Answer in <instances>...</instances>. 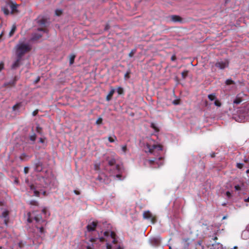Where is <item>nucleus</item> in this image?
<instances>
[{"mask_svg": "<svg viewBox=\"0 0 249 249\" xmlns=\"http://www.w3.org/2000/svg\"><path fill=\"white\" fill-rule=\"evenodd\" d=\"M38 112V109H36V110H34L32 113L33 116H36Z\"/></svg>", "mask_w": 249, "mask_h": 249, "instance_id": "de8ad7c7", "label": "nucleus"}, {"mask_svg": "<svg viewBox=\"0 0 249 249\" xmlns=\"http://www.w3.org/2000/svg\"><path fill=\"white\" fill-rule=\"evenodd\" d=\"M36 135L35 134H33L30 136V140L32 141H35L36 139Z\"/></svg>", "mask_w": 249, "mask_h": 249, "instance_id": "f704fd0d", "label": "nucleus"}, {"mask_svg": "<svg viewBox=\"0 0 249 249\" xmlns=\"http://www.w3.org/2000/svg\"><path fill=\"white\" fill-rule=\"evenodd\" d=\"M245 201L249 202V197L248 198L245 199Z\"/></svg>", "mask_w": 249, "mask_h": 249, "instance_id": "680f3d73", "label": "nucleus"}, {"mask_svg": "<svg viewBox=\"0 0 249 249\" xmlns=\"http://www.w3.org/2000/svg\"><path fill=\"white\" fill-rule=\"evenodd\" d=\"M9 213L8 211L5 210L2 212L1 216L0 217L4 218V219L8 218H9Z\"/></svg>", "mask_w": 249, "mask_h": 249, "instance_id": "dca6fc26", "label": "nucleus"}, {"mask_svg": "<svg viewBox=\"0 0 249 249\" xmlns=\"http://www.w3.org/2000/svg\"><path fill=\"white\" fill-rule=\"evenodd\" d=\"M42 213H43L45 215H46L48 213V212L47 211V209L46 207L44 208L42 210ZM48 215H50V213H48Z\"/></svg>", "mask_w": 249, "mask_h": 249, "instance_id": "c9c22d12", "label": "nucleus"}, {"mask_svg": "<svg viewBox=\"0 0 249 249\" xmlns=\"http://www.w3.org/2000/svg\"><path fill=\"white\" fill-rule=\"evenodd\" d=\"M29 204L33 206H38V203L35 200H32L29 202Z\"/></svg>", "mask_w": 249, "mask_h": 249, "instance_id": "393cba45", "label": "nucleus"}, {"mask_svg": "<svg viewBox=\"0 0 249 249\" xmlns=\"http://www.w3.org/2000/svg\"><path fill=\"white\" fill-rule=\"evenodd\" d=\"M20 106V103H18L16 105H15L13 107V110H16L17 108H19Z\"/></svg>", "mask_w": 249, "mask_h": 249, "instance_id": "72a5a7b5", "label": "nucleus"}, {"mask_svg": "<svg viewBox=\"0 0 249 249\" xmlns=\"http://www.w3.org/2000/svg\"><path fill=\"white\" fill-rule=\"evenodd\" d=\"M146 147L148 149V152L151 154H154L155 152H158L162 150V146L160 144H153L147 143Z\"/></svg>", "mask_w": 249, "mask_h": 249, "instance_id": "20e7f679", "label": "nucleus"}, {"mask_svg": "<svg viewBox=\"0 0 249 249\" xmlns=\"http://www.w3.org/2000/svg\"><path fill=\"white\" fill-rule=\"evenodd\" d=\"M225 83L227 85H232V84H234L235 82L234 81H233L231 79H228L226 80Z\"/></svg>", "mask_w": 249, "mask_h": 249, "instance_id": "5701e85b", "label": "nucleus"}, {"mask_svg": "<svg viewBox=\"0 0 249 249\" xmlns=\"http://www.w3.org/2000/svg\"><path fill=\"white\" fill-rule=\"evenodd\" d=\"M117 92L120 95L124 94V91L123 88H122V87L118 88Z\"/></svg>", "mask_w": 249, "mask_h": 249, "instance_id": "bb28decb", "label": "nucleus"}, {"mask_svg": "<svg viewBox=\"0 0 249 249\" xmlns=\"http://www.w3.org/2000/svg\"><path fill=\"white\" fill-rule=\"evenodd\" d=\"M37 23L40 26H42L43 27L42 28H38L37 29L38 31H43L44 32H47V29L45 28L46 24L47 23V19L46 18H43L41 19H39Z\"/></svg>", "mask_w": 249, "mask_h": 249, "instance_id": "0eeeda50", "label": "nucleus"}, {"mask_svg": "<svg viewBox=\"0 0 249 249\" xmlns=\"http://www.w3.org/2000/svg\"><path fill=\"white\" fill-rule=\"evenodd\" d=\"M114 92H115L114 89H111V90L109 91V92L108 93V94H107V96L106 100L107 101H110L111 100V99L112 98V96H113V94L114 93Z\"/></svg>", "mask_w": 249, "mask_h": 249, "instance_id": "ddd939ff", "label": "nucleus"}, {"mask_svg": "<svg viewBox=\"0 0 249 249\" xmlns=\"http://www.w3.org/2000/svg\"><path fill=\"white\" fill-rule=\"evenodd\" d=\"M170 18L171 21L175 22H181L182 21V18L177 15H172L170 17Z\"/></svg>", "mask_w": 249, "mask_h": 249, "instance_id": "9b49d317", "label": "nucleus"}, {"mask_svg": "<svg viewBox=\"0 0 249 249\" xmlns=\"http://www.w3.org/2000/svg\"><path fill=\"white\" fill-rule=\"evenodd\" d=\"M109 27H109V25L108 24H107V25H106V27H105V30H107L108 29H109Z\"/></svg>", "mask_w": 249, "mask_h": 249, "instance_id": "13d9d810", "label": "nucleus"}, {"mask_svg": "<svg viewBox=\"0 0 249 249\" xmlns=\"http://www.w3.org/2000/svg\"><path fill=\"white\" fill-rule=\"evenodd\" d=\"M173 104L175 105H179L180 104V100L176 99L173 101Z\"/></svg>", "mask_w": 249, "mask_h": 249, "instance_id": "58836bf2", "label": "nucleus"}, {"mask_svg": "<svg viewBox=\"0 0 249 249\" xmlns=\"http://www.w3.org/2000/svg\"><path fill=\"white\" fill-rule=\"evenodd\" d=\"M109 234H110V231H105L104 233V235L106 236H109Z\"/></svg>", "mask_w": 249, "mask_h": 249, "instance_id": "864d4df0", "label": "nucleus"}, {"mask_svg": "<svg viewBox=\"0 0 249 249\" xmlns=\"http://www.w3.org/2000/svg\"><path fill=\"white\" fill-rule=\"evenodd\" d=\"M177 57L175 54H174L172 56L171 59L172 61H174L176 60Z\"/></svg>", "mask_w": 249, "mask_h": 249, "instance_id": "3c124183", "label": "nucleus"}, {"mask_svg": "<svg viewBox=\"0 0 249 249\" xmlns=\"http://www.w3.org/2000/svg\"><path fill=\"white\" fill-rule=\"evenodd\" d=\"M11 9L12 10V12H14V11H15L16 10L17 6L16 5L12 4L11 5Z\"/></svg>", "mask_w": 249, "mask_h": 249, "instance_id": "79ce46f5", "label": "nucleus"}, {"mask_svg": "<svg viewBox=\"0 0 249 249\" xmlns=\"http://www.w3.org/2000/svg\"><path fill=\"white\" fill-rule=\"evenodd\" d=\"M234 188L236 191H239L241 190V187L239 185H235Z\"/></svg>", "mask_w": 249, "mask_h": 249, "instance_id": "603ef678", "label": "nucleus"}, {"mask_svg": "<svg viewBox=\"0 0 249 249\" xmlns=\"http://www.w3.org/2000/svg\"><path fill=\"white\" fill-rule=\"evenodd\" d=\"M103 123V119L101 117H99L96 122V124L97 125L101 124Z\"/></svg>", "mask_w": 249, "mask_h": 249, "instance_id": "7c9ffc66", "label": "nucleus"}, {"mask_svg": "<svg viewBox=\"0 0 249 249\" xmlns=\"http://www.w3.org/2000/svg\"><path fill=\"white\" fill-rule=\"evenodd\" d=\"M76 56L74 54H71L70 56V65H71L73 64L74 61V59Z\"/></svg>", "mask_w": 249, "mask_h": 249, "instance_id": "4468645a", "label": "nucleus"}, {"mask_svg": "<svg viewBox=\"0 0 249 249\" xmlns=\"http://www.w3.org/2000/svg\"><path fill=\"white\" fill-rule=\"evenodd\" d=\"M9 220V218L4 219V223L6 226L8 225Z\"/></svg>", "mask_w": 249, "mask_h": 249, "instance_id": "49530a36", "label": "nucleus"}, {"mask_svg": "<svg viewBox=\"0 0 249 249\" xmlns=\"http://www.w3.org/2000/svg\"><path fill=\"white\" fill-rule=\"evenodd\" d=\"M242 102V100L239 98H236L234 101L233 103L235 104H239Z\"/></svg>", "mask_w": 249, "mask_h": 249, "instance_id": "473e14b6", "label": "nucleus"}, {"mask_svg": "<svg viewBox=\"0 0 249 249\" xmlns=\"http://www.w3.org/2000/svg\"><path fill=\"white\" fill-rule=\"evenodd\" d=\"M2 9V11H3V12L4 13V14L5 15H9V11L8 10V9L6 7H2L1 8Z\"/></svg>", "mask_w": 249, "mask_h": 249, "instance_id": "a878e982", "label": "nucleus"}, {"mask_svg": "<svg viewBox=\"0 0 249 249\" xmlns=\"http://www.w3.org/2000/svg\"><path fill=\"white\" fill-rule=\"evenodd\" d=\"M4 68V63L3 62H1L0 63V71L3 70Z\"/></svg>", "mask_w": 249, "mask_h": 249, "instance_id": "8fccbe9b", "label": "nucleus"}, {"mask_svg": "<svg viewBox=\"0 0 249 249\" xmlns=\"http://www.w3.org/2000/svg\"><path fill=\"white\" fill-rule=\"evenodd\" d=\"M39 142H40V143H44V139L42 138H40L39 139Z\"/></svg>", "mask_w": 249, "mask_h": 249, "instance_id": "6e6d98bb", "label": "nucleus"}, {"mask_svg": "<svg viewBox=\"0 0 249 249\" xmlns=\"http://www.w3.org/2000/svg\"><path fill=\"white\" fill-rule=\"evenodd\" d=\"M142 215L144 219L150 220L151 223L153 224L155 223L157 221L156 217L153 215L149 211H144Z\"/></svg>", "mask_w": 249, "mask_h": 249, "instance_id": "39448f33", "label": "nucleus"}, {"mask_svg": "<svg viewBox=\"0 0 249 249\" xmlns=\"http://www.w3.org/2000/svg\"><path fill=\"white\" fill-rule=\"evenodd\" d=\"M117 249H123L121 248V247H118Z\"/></svg>", "mask_w": 249, "mask_h": 249, "instance_id": "774afa93", "label": "nucleus"}, {"mask_svg": "<svg viewBox=\"0 0 249 249\" xmlns=\"http://www.w3.org/2000/svg\"><path fill=\"white\" fill-rule=\"evenodd\" d=\"M16 28H17L16 25L15 24L13 25V26L12 27V29L9 33L10 36H12L14 35L15 32L16 30Z\"/></svg>", "mask_w": 249, "mask_h": 249, "instance_id": "2eb2a0df", "label": "nucleus"}, {"mask_svg": "<svg viewBox=\"0 0 249 249\" xmlns=\"http://www.w3.org/2000/svg\"><path fill=\"white\" fill-rule=\"evenodd\" d=\"M109 235H110L111 237L113 239V243L115 244L117 242V241L116 240V234L114 231H111L110 232Z\"/></svg>", "mask_w": 249, "mask_h": 249, "instance_id": "f3484780", "label": "nucleus"}, {"mask_svg": "<svg viewBox=\"0 0 249 249\" xmlns=\"http://www.w3.org/2000/svg\"><path fill=\"white\" fill-rule=\"evenodd\" d=\"M131 73V71L129 69L125 73V74H124V78L126 80V79H128L130 78V74Z\"/></svg>", "mask_w": 249, "mask_h": 249, "instance_id": "412c9836", "label": "nucleus"}, {"mask_svg": "<svg viewBox=\"0 0 249 249\" xmlns=\"http://www.w3.org/2000/svg\"><path fill=\"white\" fill-rule=\"evenodd\" d=\"M214 105H215V106L218 107H219L221 106V103L220 102V101H219L217 100H216L214 101Z\"/></svg>", "mask_w": 249, "mask_h": 249, "instance_id": "4c0bfd02", "label": "nucleus"}, {"mask_svg": "<svg viewBox=\"0 0 249 249\" xmlns=\"http://www.w3.org/2000/svg\"><path fill=\"white\" fill-rule=\"evenodd\" d=\"M15 83H16V79H15L13 81H11L9 83H5L4 84V86L5 87L8 86L12 87V86H14L15 85Z\"/></svg>", "mask_w": 249, "mask_h": 249, "instance_id": "4be33fe9", "label": "nucleus"}, {"mask_svg": "<svg viewBox=\"0 0 249 249\" xmlns=\"http://www.w3.org/2000/svg\"><path fill=\"white\" fill-rule=\"evenodd\" d=\"M30 188L31 190L33 191L34 192V195L38 197L39 196L40 192L36 190V187L34 185L32 184L30 186ZM40 193H42L43 196H46V191H43L42 192H41Z\"/></svg>", "mask_w": 249, "mask_h": 249, "instance_id": "6e6552de", "label": "nucleus"}, {"mask_svg": "<svg viewBox=\"0 0 249 249\" xmlns=\"http://www.w3.org/2000/svg\"><path fill=\"white\" fill-rule=\"evenodd\" d=\"M121 177H122V176L121 175H120V174H118V175H116V177L117 178H119L120 179H121Z\"/></svg>", "mask_w": 249, "mask_h": 249, "instance_id": "bf43d9fd", "label": "nucleus"}, {"mask_svg": "<svg viewBox=\"0 0 249 249\" xmlns=\"http://www.w3.org/2000/svg\"><path fill=\"white\" fill-rule=\"evenodd\" d=\"M35 170L39 172L42 170V164L40 162L36 163L35 165Z\"/></svg>", "mask_w": 249, "mask_h": 249, "instance_id": "f8f14e48", "label": "nucleus"}, {"mask_svg": "<svg viewBox=\"0 0 249 249\" xmlns=\"http://www.w3.org/2000/svg\"><path fill=\"white\" fill-rule=\"evenodd\" d=\"M226 195L227 197L229 198H231L232 196L231 194L229 191H227L226 193Z\"/></svg>", "mask_w": 249, "mask_h": 249, "instance_id": "c03bdc74", "label": "nucleus"}, {"mask_svg": "<svg viewBox=\"0 0 249 249\" xmlns=\"http://www.w3.org/2000/svg\"><path fill=\"white\" fill-rule=\"evenodd\" d=\"M144 164L152 168H159L163 164V158L160 157L158 158H155L152 160H145Z\"/></svg>", "mask_w": 249, "mask_h": 249, "instance_id": "7ed1b4c3", "label": "nucleus"}, {"mask_svg": "<svg viewBox=\"0 0 249 249\" xmlns=\"http://www.w3.org/2000/svg\"><path fill=\"white\" fill-rule=\"evenodd\" d=\"M151 127L152 128H153L154 129H155V130H156V131H159V130L158 128V127L156 126V125L154 123H152L151 124Z\"/></svg>", "mask_w": 249, "mask_h": 249, "instance_id": "e433bc0d", "label": "nucleus"}, {"mask_svg": "<svg viewBox=\"0 0 249 249\" xmlns=\"http://www.w3.org/2000/svg\"><path fill=\"white\" fill-rule=\"evenodd\" d=\"M108 140L109 142H115L116 140H117V138L114 135V138L112 137H109L108 138Z\"/></svg>", "mask_w": 249, "mask_h": 249, "instance_id": "c756f323", "label": "nucleus"}, {"mask_svg": "<svg viewBox=\"0 0 249 249\" xmlns=\"http://www.w3.org/2000/svg\"><path fill=\"white\" fill-rule=\"evenodd\" d=\"M217 237L215 235L213 238H212V239H213V240L214 241H216L217 240Z\"/></svg>", "mask_w": 249, "mask_h": 249, "instance_id": "052dcab7", "label": "nucleus"}, {"mask_svg": "<svg viewBox=\"0 0 249 249\" xmlns=\"http://www.w3.org/2000/svg\"><path fill=\"white\" fill-rule=\"evenodd\" d=\"M229 65V60L225 59L224 60L217 61L215 64V66L220 70H223L225 68L228 67Z\"/></svg>", "mask_w": 249, "mask_h": 249, "instance_id": "423d86ee", "label": "nucleus"}, {"mask_svg": "<svg viewBox=\"0 0 249 249\" xmlns=\"http://www.w3.org/2000/svg\"><path fill=\"white\" fill-rule=\"evenodd\" d=\"M190 239L189 238H187V239H184L183 240V241L184 242V246L185 247H188L189 246V243L188 242V241Z\"/></svg>", "mask_w": 249, "mask_h": 249, "instance_id": "c85d7f7f", "label": "nucleus"}, {"mask_svg": "<svg viewBox=\"0 0 249 249\" xmlns=\"http://www.w3.org/2000/svg\"><path fill=\"white\" fill-rule=\"evenodd\" d=\"M98 222L97 221H93L91 223L89 224L87 226V231L89 232L94 231L97 226Z\"/></svg>", "mask_w": 249, "mask_h": 249, "instance_id": "1a4fd4ad", "label": "nucleus"}, {"mask_svg": "<svg viewBox=\"0 0 249 249\" xmlns=\"http://www.w3.org/2000/svg\"><path fill=\"white\" fill-rule=\"evenodd\" d=\"M87 249H91V248L90 246H88Z\"/></svg>", "mask_w": 249, "mask_h": 249, "instance_id": "0e129e2a", "label": "nucleus"}, {"mask_svg": "<svg viewBox=\"0 0 249 249\" xmlns=\"http://www.w3.org/2000/svg\"><path fill=\"white\" fill-rule=\"evenodd\" d=\"M15 48L17 56L21 58L25 53L29 52L32 49V47L29 44L24 43H18L16 46Z\"/></svg>", "mask_w": 249, "mask_h": 249, "instance_id": "f03ea898", "label": "nucleus"}, {"mask_svg": "<svg viewBox=\"0 0 249 249\" xmlns=\"http://www.w3.org/2000/svg\"><path fill=\"white\" fill-rule=\"evenodd\" d=\"M36 131L40 135H42L43 134L42 128L38 124H37L36 127Z\"/></svg>", "mask_w": 249, "mask_h": 249, "instance_id": "a211bd4d", "label": "nucleus"}, {"mask_svg": "<svg viewBox=\"0 0 249 249\" xmlns=\"http://www.w3.org/2000/svg\"><path fill=\"white\" fill-rule=\"evenodd\" d=\"M28 217L27 218V221L28 223H31L33 220H35L37 225L36 226V228L38 229L39 233L41 234H44L45 233V231L43 226H39L38 224L42 223H45L46 221L42 219V216L40 214H37L36 212H34L32 213H28Z\"/></svg>", "mask_w": 249, "mask_h": 249, "instance_id": "f257e3e1", "label": "nucleus"}, {"mask_svg": "<svg viewBox=\"0 0 249 249\" xmlns=\"http://www.w3.org/2000/svg\"><path fill=\"white\" fill-rule=\"evenodd\" d=\"M188 73V71L187 70H185L181 72V76L183 79H185L187 76Z\"/></svg>", "mask_w": 249, "mask_h": 249, "instance_id": "b1692460", "label": "nucleus"}, {"mask_svg": "<svg viewBox=\"0 0 249 249\" xmlns=\"http://www.w3.org/2000/svg\"><path fill=\"white\" fill-rule=\"evenodd\" d=\"M29 168L28 167H25L24 168V172L25 174H27L29 172Z\"/></svg>", "mask_w": 249, "mask_h": 249, "instance_id": "a18cd8bd", "label": "nucleus"}, {"mask_svg": "<svg viewBox=\"0 0 249 249\" xmlns=\"http://www.w3.org/2000/svg\"><path fill=\"white\" fill-rule=\"evenodd\" d=\"M73 192L75 194H76V195H79L80 194V192L79 191H77V190H74L73 191Z\"/></svg>", "mask_w": 249, "mask_h": 249, "instance_id": "5fc2aeb1", "label": "nucleus"}, {"mask_svg": "<svg viewBox=\"0 0 249 249\" xmlns=\"http://www.w3.org/2000/svg\"><path fill=\"white\" fill-rule=\"evenodd\" d=\"M237 249V247L235 246V247H233V249Z\"/></svg>", "mask_w": 249, "mask_h": 249, "instance_id": "338daca9", "label": "nucleus"}, {"mask_svg": "<svg viewBox=\"0 0 249 249\" xmlns=\"http://www.w3.org/2000/svg\"><path fill=\"white\" fill-rule=\"evenodd\" d=\"M244 165L243 163H237L236 164V167L239 169H241L243 168Z\"/></svg>", "mask_w": 249, "mask_h": 249, "instance_id": "a19ab883", "label": "nucleus"}, {"mask_svg": "<svg viewBox=\"0 0 249 249\" xmlns=\"http://www.w3.org/2000/svg\"><path fill=\"white\" fill-rule=\"evenodd\" d=\"M136 49H132L131 52L129 53V54H128V56L130 57H132L133 56L134 54L136 53Z\"/></svg>", "mask_w": 249, "mask_h": 249, "instance_id": "cd10ccee", "label": "nucleus"}, {"mask_svg": "<svg viewBox=\"0 0 249 249\" xmlns=\"http://www.w3.org/2000/svg\"><path fill=\"white\" fill-rule=\"evenodd\" d=\"M21 57H19V56H17V59L16 61L11 66V68L12 69H16L17 68L19 67L20 65V62L21 61Z\"/></svg>", "mask_w": 249, "mask_h": 249, "instance_id": "9d476101", "label": "nucleus"}, {"mask_svg": "<svg viewBox=\"0 0 249 249\" xmlns=\"http://www.w3.org/2000/svg\"><path fill=\"white\" fill-rule=\"evenodd\" d=\"M95 169L96 170H98L100 169V164H95L94 165Z\"/></svg>", "mask_w": 249, "mask_h": 249, "instance_id": "09e8293b", "label": "nucleus"}, {"mask_svg": "<svg viewBox=\"0 0 249 249\" xmlns=\"http://www.w3.org/2000/svg\"><path fill=\"white\" fill-rule=\"evenodd\" d=\"M55 13L56 16H59L62 14V11L60 9H56L55 11Z\"/></svg>", "mask_w": 249, "mask_h": 249, "instance_id": "2f4dec72", "label": "nucleus"}, {"mask_svg": "<svg viewBox=\"0 0 249 249\" xmlns=\"http://www.w3.org/2000/svg\"><path fill=\"white\" fill-rule=\"evenodd\" d=\"M211 156H212V157H215V154L214 153Z\"/></svg>", "mask_w": 249, "mask_h": 249, "instance_id": "69168bd1", "label": "nucleus"}, {"mask_svg": "<svg viewBox=\"0 0 249 249\" xmlns=\"http://www.w3.org/2000/svg\"><path fill=\"white\" fill-rule=\"evenodd\" d=\"M42 35H35L34 36H33V39H39L40 38V37H42Z\"/></svg>", "mask_w": 249, "mask_h": 249, "instance_id": "ea45409f", "label": "nucleus"}, {"mask_svg": "<svg viewBox=\"0 0 249 249\" xmlns=\"http://www.w3.org/2000/svg\"><path fill=\"white\" fill-rule=\"evenodd\" d=\"M208 97L210 100L213 101L216 99V95L215 93H212L209 94Z\"/></svg>", "mask_w": 249, "mask_h": 249, "instance_id": "6ab92c4d", "label": "nucleus"}, {"mask_svg": "<svg viewBox=\"0 0 249 249\" xmlns=\"http://www.w3.org/2000/svg\"><path fill=\"white\" fill-rule=\"evenodd\" d=\"M40 80V77H38L36 79L35 81V84H36Z\"/></svg>", "mask_w": 249, "mask_h": 249, "instance_id": "4d7b16f0", "label": "nucleus"}, {"mask_svg": "<svg viewBox=\"0 0 249 249\" xmlns=\"http://www.w3.org/2000/svg\"><path fill=\"white\" fill-rule=\"evenodd\" d=\"M122 149L124 153H125L127 150L126 145L122 146Z\"/></svg>", "mask_w": 249, "mask_h": 249, "instance_id": "37998d69", "label": "nucleus"}, {"mask_svg": "<svg viewBox=\"0 0 249 249\" xmlns=\"http://www.w3.org/2000/svg\"><path fill=\"white\" fill-rule=\"evenodd\" d=\"M116 163V160L114 159H111L108 160V164L110 166L115 165Z\"/></svg>", "mask_w": 249, "mask_h": 249, "instance_id": "aec40b11", "label": "nucleus"}, {"mask_svg": "<svg viewBox=\"0 0 249 249\" xmlns=\"http://www.w3.org/2000/svg\"><path fill=\"white\" fill-rule=\"evenodd\" d=\"M15 182L16 183H18V179H15Z\"/></svg>", "mask_w": 249, "mask_h": 249, "instance_id": "e2e57ef3", "label": "nucleus"}]
</instances>
